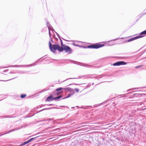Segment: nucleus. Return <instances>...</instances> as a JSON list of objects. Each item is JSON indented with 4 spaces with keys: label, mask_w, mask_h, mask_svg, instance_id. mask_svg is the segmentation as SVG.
Instances as JSON below:
<instances>
[{
    "label": "nucleus",
    "mask_w": 146,
    "mask_h": 146,
    "mask_svg": "<svg viewBox=\"0 0 146 146\" xmlns=\"http://www.w3.org/2000/svg\"><path fill=\"white\" fill-rule=\"evenodd\" d=\"M53 104H50L49 106H53Z\"/></svg>",
    "instance_id": "obj_35"
},
{
    "label": "nucleus",
    "mask_w": 146,
    "mask_h": 146,
    "mask_svg": "<svg viewBox=\"0 0 146 146\" xmlns=\"http://www.w3.org/2000/svg\"><path fill=\"white\" fill-rule=\"evenodd\" d=\"M118 39V38H116V39H113V40H117Z\"/></svg>",
    "instance_id": "obj_31"
},
{
    "label": "nucleus",
    "mask_w": 146,
    "mask_h": 146,
    "mask_svg": "<svg viewBox=\"0 0 146 146\" xmlns=\"http://www.w3.org/2000/svg\"><path fill=\"white\" fill-rule=\"evenodd\" d=\"M4 135V134H2V135Z\"/></svg>",
    "instance_id": "obj_40"
},
{
    "label": "nucleus",
    "mask_w": 146,
    "mask_h": 146,
    "mask_svg": "<svg viewBox=\"0 0 146 146\" xmlns=\"http://www.w3.org/2000/svg\"><path fill=\"white\" fill-rule=\"evenodd\" d=\"M26 95L25 94H21V98H23L26 97Z\"/></svg>",
    "instance_id": "obj_17"
},
{
    "label": "nucleus",
    "mask_w": 146,
    "mask_h": 146,
    "mask_svg": "<svg viewBox=\"0 0 146 146\" xmlns=\"http://www.w3.org/2000/svg\"><path fill=\"white\" fill-rule=\"evenodd\" d=\"M52 29V31H54V29Z\"/></svg>",
    "instance_id": "obj_37"
},
{
    "label": "nucleus",
    "mask_w": 146,
    "mask_h": 146,
    "mask_svg": "<svg viewBox=\"0 0 146 146\" xmlns=\"http://www.w3.org/2000/svg\"><path fill=\"white\" fill-rule=\"evenodd\" d=\"M27 72H24V73H27Z\"/></svg>",
    "instance_id": "obj_39"
},
{
    "label": "nucleus",
    "mask_w": 146,
    "mask_h": 146,
    "mask_svg": "<svg viewBox=\"0 0 146 146\" xmlns=\"http://www.w3.org/2000/svg\"><path fill=\"white\" fill-rule=\"evenodd\" d=\"M75 90L77 92H78L79 91V90L78 88H75Z\"/></svg>",
    "instance_id": "obj_24"
},
{
    "label": "nucleus",
    "mask_w": 146,
    "mask_h": 146,
    "mask_svg": "<svg viewBox=\"0 0 146 146\" xmlns=\"http://www.w3.org/2000/svg\"><path fill=\"white\" fill-rule=\"evenodd\" d=\"M49 47L50 51L53 53L55 52V50H58L59 51L61 52L62 48L60 47L58 44H54L52 45V44L50 41L49 42Z\"/></svg>",
    "instance_id": "obj_1"
},
{
    "label": "nucleus",
    "mask_w": 146,
    "mask_h": 146,
    "mask_svg": "<svg viewBox=\"0 0 146 146\" xmlns=\"http://www.w3.org/2000/svg\"><path fill=\"white\" fill-rule=\"evenodd\" d=\"M49 36H50V37H51V34H50V31H49Z\"/></svg>",
    "instance_id": "obj_28"
},
{
    "label": "nucleus",
    "mask_w": 146,
    "mask_h": 146,
    "mask_svg": "<svg viewBox=\"0 0 146 146\" xmlns=\"http://www.w3.org/2000/svg\"><path fill=\"white\" fill-rule=\"evenodd\" d=\"M71 89V88H57L56 89V91H59L61 90H66L68 91V92H70V90Z\"/></svg>",
    "instance_id": "obj_5"
},
{
    "label": "nucleus",
    "mask_w": 146,
    "mask_h": 146,
    "mask_svg": "<svg viewBox=\"0 0 146 146\" xmlns=\"http://www.w3.org/2000/svg\"><path fill=\"white\" fill-rule=\"evenodd\" d=\"M115 44L114 43H109L108 44V45L110 46H111L114 45Z\"/></svg>",
    "instance_id": "obj_21"
},
{
    "label": "nucleus",
    "mask_w": 146,
    "mask_h": 146,
    "mask_svg": "<svg viewBox=\"0 0 146 146\" xmlns=\"http://www.w3.org/2000/svg\"><path fill=\"white\" fill-rule=\"evenodd\" d=\"M17 129H13L11 130H9V131H8V133H10L11 132L14 131H15V130H16Z\"/></svg>",
    "instance_id": "obj_18"
},
{
    "label": "nucleus",
    "mask_w": 146,
    "mask_h": 146,
    "mask_svg": "<svg viewBox=\"0 0 146 146\" xmlns=\"http://www.w3.org/2000/svg\"><path fill=\"white\" fill-rule=\"evenodd\" d=\"M46 25H47V26H48L49 25L50 26V25L49 24V23L48 22H47Z\"/></svg>",
    "instance_id": "obj_26"
},
{
    "label": "nucleus",
    "mask_w": 146,
    "mask_h": 146,
    "mask_svg": "<svg viewBox=\"0 0 146 146\" xmlns=\"http://www.w3.org/2000/svg\"><path fill=\"white\" fill-rule=\"evenodd\" d=\"M62 50L61 51V52H63L64 50L65 52L67 53L68 54H70L72 53V49H71L68 46L64 45V48H62Z\"/></svg>",
    "instance_id": "obj_3"
},
{
    "label": "nucleus",
    "mask_w": 146,
    "mask_h": 146,
    "mask_svg": "<svg viewBox=\"0 0 146 146\" xmlns=\"http://www.w3.org/2000/svg\"><path fill=\"white\" fill-rule=\"evenodd\" d=\"M60 107H64L65 106H60Z\"/></svg>",
    "instance_id": "obj_32"
},
{
    "label": "nucleus",
    "mask_w": 146,
    "mask_h": 146,
    "mask_svg": "<svg viewBox=\"0 0 146 146\" xmlns=\"http://www.w3.org/2000/svg\"><path fill=\"white\" fill-rule=\"evenodd\" d=\"M54 100L52 95H51L48 97L46 99V101H52Z\"/></svg>",
    "instance_id": "obj_8"
},
{
    "label": "nucleus",
    "mask_w": 146,
    "mask_h": 146,
    "mask_svg": "<svg viewBox=\"0 0 146 146\" xmlns=\"http://www.w3.org/2000/svg\"><path fill=\"white\" fill-rule=\"evenodd\" d=\"M70 92L71 94L72 95H73L74 93V90L72 88H71Z\"/></svg>",
    "instance_id": "obj_14"
},
{
    "label": "nucleus",
    "mask_w": 146,
    "mask_h": 146,
    "mask_svg": "<svg viewBox=\"0 0 146 146\" xmlns=\"http://www.w3.org/2000/svg\"><path fill=\"white\" fill-rule=\"evenodd\" d=\"M35 138H31L30 139H29V140H28L29 142H30L31 141L33 140Z\"/></svg>",
    "instance_id": "obj_19"
},
{
    "label": "nucleus",
    "mask_w": 146,
    "mask_h": 146,
    "mask_svg": "<svg viewBox=\"0 0 146 146\" xmlns=\"http://www.w3.org/2000/svg\"><path fill=\"white\" fill-rule=\"evenodd\" d=\"M71 95H72L71 94H69L66 97L63 98L62 99H64L68 98L69 97H70Z\"/></svg>",
    "instance_id": "obj_16"
},
{
    "label": "nucleus",
    "mask_w": 146,
    "mask_h": 146,
    "mask_svg": "<svg viewBox=\"0 0 146 146\" xmlns=\"http://www.w3.org/2000/svg\"><path fill=\"white\" fill-rule=\"evenodd\" d=\"M126 64V62L124 61H121L117 62L115 63H114V64H113V65L114 66H119L120 65H125Z\"/></svg>",
    "instance_id": "obj_4"
},
{
    "label": "nucleus",
    "mask_w": 146,
    "mask_h": 146,
    "mask_svg": "<svg viewBox=\"0 0 146 146\" xmlns=\"http://www.w3.org/2000/svg\"><path fill=\"white\" fill-rule=\"evenodd\" d=\"M87 77H88L87 76L85 75V76H83L81 77H79L78 78H87ZM76 78L77 79V78H71L69 79H67L66 80L69 79H76Z\"/></svg>",
    "instance_id": "obj_11"
},
{
    "label": "nucleus",
    "mask_w": 146,
    "mask_h": 146,
    "mask_svg": "<svg viewBox=\"0 0 146 146\" xmlns=\"http://www.w3.org/2000/svg\"><path fill=\"white\" fill-rule=\"evenodd\" d=\"M47 26V27H48V28L49 31H50V30H51V28H52V27L51 26V25H50H50H48V26Z\"/></svg>",
    "instance_id": "obj_22"
},
{
    "label": "nucleus",
    "mask_w": 146,
    "mask_h": 146,
    "mask_svg": "<svg viewBox=\"0 0 146 146\" xmlns=\"http://www.w3.org/2000/svg\"><path fill=\"white\" fill-rule=\"evenodd\" d=\"M29 142L28 141H25V142H23L22 143V145H26V144H27V143H29Z\"/></svg>",
    "instance_id": "obj_20"
},
{
    "label": "nucleus",
    "mask_w": 146,
    "mask_h": 146,
    "mask_svg": "<svg viewBox=\"0 0 146 146\" xmlns=\"http://www.w3.org/2000/svg\"><path fill=\"white\" fill-rule=\"evenodd\" d=\"M35 65H34L33 64L28 65H12L11 66H10V67H16V68H18V67H26L27 66H35Z\"/></svg>",
    "instance_id": "obj_6"
},
{
    "label": "nucleus",
    "mask_w": 146,
    "mask_h": 146,
    "mask_svg": "<svg viewBox=\"0 0 146 146\" xmlns=\"http://www.w3.org/2000/svg\"><path fill=\"white\" fill-rule=\"evenodd\" d=\"M57 108V109H58V108H59V109H60V108Z\"/></svg>",
    "instance_id": "obj_41"
},
{
    "label": "nucleus",
    "mask_w": 146,
    "mask_h": 146,
    "mask_svg": "<svg viewBox=\"0 0 146 146\" xmlns=\"http://www.w3.org/2000/svg\"><path fill=\"white\" fill-rule=\"evenodd\" d=\"M6 117H7V116H6Z\"/></svg>",
    "instance_id": "obj_42"
},
{
    "label": "nucleus",
    "mask_w": 146,
    "mask_h": 146,
    "mask_svg": "<svg viewBox=\"0 0 146 146\" xmlns=\"http://www.w3.org/2000/svg\"><path fill=\"white\" fill-rule=\"evenodd\" d=\"M141 66H139L136 67V68H139L141 67Z\"/></svg>",
    "instance_id": "obj_29"
},
{
    "label": "nucleus",
    "mask_w": 146,
    "mask_h": 146,
    "mask_svg": "<svg viewBox=\"0 0 146 146\" xmlns=\"http://www.w3.org/2000/svg\"><path fill=\"white\" fill-rule=\"evenodd\" d=\"M49 119H46V120H44V121H45V120H49Z\"/></svg>",
    "instance_id": "obj_36"
},
{
    "label": "nucleus",
    "mask_w": 146,
    "mask_h": 146,
    "mask_svg": "<svg viewBox=\"0 0 146 146\" xmlns=\"http://www.w3.org/2000/svg\"><path fill=\"white\" fill-rule=\"evenodd\" d=\"M141 36H137L136 37L132 38H130V39L128 40H127L126 42H130L131 41H132L134 40H136V39H137L138 38H141Z\"/></svg>",
    "instance_id": "obj_7"
},
{
    "label": "nucleus",
    "mask_w": 146,
    "mask_h": 146,
    "mask_svg": "<svg viewBox=\"0 0 146 146\" xmlns=\"http://www.w3.org/2000/svg\"><path fill=\"white\" fill-rule=\"evenodd\" d=\"M54 108H56V107H51V108H44V109L41 110L40 111H42L44 110H49L52 109H54Z\"/></svg>",
    "instance_id": "obj_12"
},
{
    "label": "nucleus",
    "mask_w": 146,
    "mask_h": 146,
    "mask_svg": "<svg viewBox=\"0 0 146 146\" xmlns=\"http://www.w3.org/2000/svg\"><path fill=\"white\" fill-rule=\"evenodd\" d=\"M104 44H92L89 45L87 46L86 48H98L104 46Z\"/></svg>",
    "instance_id": "obj_2"
},
{
    "label": "nucleus",
    "mask_w": 146,
    "mask_h": 146,
    "mask_svg": "<svg viewBox=\"0 0 146 146\" xmlns=\"http://www.w3.org/2000/svg\"><path fill=\"white\" fill-rule=\"evenodd\" d=\"M130 90H128L127 91H130Z\"/></svg>",
    "instance_id": "obj_38"
},
{
    "label": "nucleus",
    "mask_w": 146,
    "mask_h": 146,
    "mask_svg": "<svg viewBox=\"0 0 146 146\" xmlns=\"http://www.w3.org/2000/svg\"><path fill=\"white\" fill-rule=\"evenodd\" d=\"M62 97V96H58L57 97L54 98V100H55L56 101L58 100L60 98H61Z\"/></svg>",
    "instance_id": "obj_13"
},
{
    "label": "nucleus",
    "mask_w": 146,
    "mask_h": 146,
    "mask_svg": "<svg viewBox=\"0 0 146 146\" xmlns=\"http://www.w3.org/2000/svg\"><path fill=\"white\" fill-rule=\"evenodd\" d=\"M55 32L56 33L57 36H58V37H59V38L60 39V35H59L56 32Z\"/></svg>",
    "instance_id": "obj_27"
},
{
    "label": "nucleus",
    "mask_w": 146,
    "mask_h": 146,
    "mask_svg": "<svg viewBox=\"0 0 146 146\" xmlns=\"http://www.w3.org/2000/svg\"><path fill=\"white\" fill-rule=\"evenodd\" d=\"M14 79V78H12V79H10V80H12V79ZM6 80V81H8V80Z\"/></svg>",
    "instance_id": "obj_33"
},
{
    "label": "nucleus",
    "mask_w": 146,
    "mask_h": 146,
    "mask_svg": "<svg viewBox=\"0 0 146 146\" xmlns=\"http://www.w3.org/2000/svg\"><path fill=\"white\" fill-rule=\"evenodd\" d=\"M62 39L63 40H65V41H69L68 40H66L65 39H63V38H62Z\"/></svg>",
    "instance_id": "obj_34"
},
{
    "label": "nucleus",
    "mask_w": 146,
    "mask_h": 146,
    "mask_svg": "<svg viewBox=\"0 0 146 146\" xmlns=\"http://www.w3.org/2000/svg\"><path fill=\"white\" fill-rule=\"evenodd\" d=\"M145 34H146V30L141 32L140 33V35H139L138 36H141V38L144 36L143 35Z\"/></svg>",
    "instance_id": "obj_10"
},
{
    "label": "nucleus",
    "mask_w": 146,
    "mask_h": 146,
    "mask_svg": "<svg viewBox=\"0 0 146 146\" xmlns=\"http://www.w3.org/2000/svg\"><path fill=\"white\" fill-rule=\"evenodd\" d=\"M73 45H74L75 46H80L76 44H75L74 43H73Z\"/></svg>",
    "instance_id": "obj_25"
},
{
    "label": "nucleus",
    "mask_w": 146,
    "mask_h": 146,
    "mask_svg": "<svg viewBox=\"0 0 146 146\" xmlns=\"http://www.w3.org/2000/svg\"><path fill=\"white\" fill-rule=\"evenodd\" d=\"M60 91V92H56L57 91L56 90L53 92L52 94L54 95H58L63 92V91L62 90Z\"/></svg>",
    "instance_id": "obj_9"
},
{
    "label": "nucleus",
    "mask_w": 146,
    "mask_h": 146,
    "mask_svg": "<svg viewBox=\"0 0 146 146\" xmlns=\"http://www.w3.org/2000/svg\"><path fill=\"white\" fill-rule=\"evenodd\" d=\"M60 40L61 41V47L62 48H64V45H66L65 44H63L62 41L61 40Z\"/></svg>",
    "instance_id": "obj_15"
},
{
    "label": "nucleus",
    "mask_w": 146,
    "mask_h": 146,
    "mask_svg": "<svg viewBox=\"0 0 146 146\" xmlns=\"http://www.w3.org/2000/svg\"><path fill=\"white\" fill-rule=\"evenodd\" d=\"M84 66H85V67H92V66H90V65H87V64H85Z\"/></svg>",
    "instance_id": "obj_23"
},
{
    "label": "nucleus",
    "mask_w": 146,
    "mask_h": 146,
    "mask_svg": "<svg viewBox=\"0 0 146 146\" xmlns=\"http://www.w3.org/2000/svg\"><path fill=\"white\" fill-rule=\"evenodd\" d=\"M50 39H51V41L52 42H53V40H52V38L51 37H50Z\"/></svg>",
    "instance_id": "obj_30"
}]
</instances>
